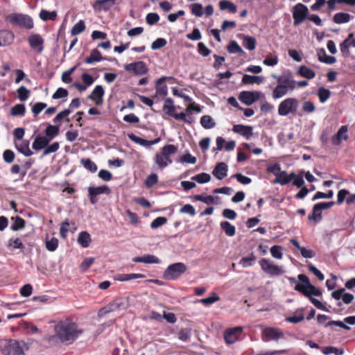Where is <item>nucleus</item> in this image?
Listing matches in <instances>:
<instances>
[{"instance_id":"1","label":"nucleus","mask_w":355,"mask_h":355,"mask_svg":"<svg viewBox=\"0 0 355 355\" xmlns=\"http://www.w3.org/2000/svg\"><path fill=\"white\" fill-rule=\"evenodd\" d=\"M56 338L63 344L70 345L83 334V329L70 318L58 321L54 327Z\"/></svg>"},{"instance_id":"2","label":"nucleus","mask_w":355,"mask_h":355,"mask_svg":"<svg viewBox=\"0 0 355 355\" xmlns=\"http://www.w3.org/2000/svg\"><path fill=\"white\" fill-rule=\"evenodd\" d=\"M298 279L301 283H297L295 285V290L307 297L311 303L318 309L325 310V306L323 304L318 300L312 297V295L320 296L322 291L311 284L306 275L300 274L298 275Z\"/></svg>"},{"instance_id":"3","label":"nucleus","mask_w":355,"mask_h":355,"mask_svg":"<svg viewBox=\"0 0 355 355\" xmlns=\"http://www.w3.org/2000/svg\"><path fill=\"white\" fill-rule=\"evenodd\" d=\"M178 150L177 146L166 144L162 148L161 153H157L155 157V162L161 169L166 168L172 163L170 156L175 154Z\"/></svg>"},{"instance_id":"4","label":"nucleus","mask_w":355,"mask_h":355,"mask_svg":"<svg viewBox=\"0 0 355 355\" xmlns=\"http://www.w3.org/2000/svg\"><path fill=\"white\" fill-rule=\"evenodd\" d=\"M6 21L11 24L17 26L20 28L26 29H31L33 28V21L31 17L27 15L12 13L5 17Z\"/></svg>"},{"instance_id":"5","label":"nucleus","mask_w":355,"mask_h":355,"mask_svg":"<svg viewBox=\"0 0 355 355\" xmlns=\"http://www.w3.org/2000/svg\"><path fill=\"white\" fill-rule=\"evenodd\" d=\"M299 101L294 97L283 100L278 105V114L285 116L288 114H295L299 107Z\"/></svg>"},{"instance_id":"6","label":"nucleus","mask_w":355,"mask_h":355,"mask_svg":"<svg viewBox=\"0 0 355 355\" xmlns=\"http://www.w3.org/2000/svg\"><path fill=\"white\" fill-rule=\"evenodd\" d=\"M187 270V266L182 262L169 265L164 272L163 277L166 280H175L183 275Z\"/></svg>"},{"instance_id":"7","label":"nucleus","mask_w":355,"mask_h":355,"mask_svg":"<svg viewBox=\"0 0 355 355\" xmlns=\"http://www.w3.org/2000/svg\"><path fill=\"white\" fill-rule=\"evenodd\" d=\"M259 263L261 270L269 275L278 276L284 272L282 267L274 264L269 259L263 258L259 261Z\"/></svg>"},{"instance_id":"8","label":"nucleus","mask_w":355,"mask_h":355,"mask_svg":"<svg viewBox=\"0 0 355 355\" xmlns=\"http://www.w3.org/2000/svg\"><path fill=\"white\" fill-rule=\"evenodd\" d=\"M292 12L293 25L296 26L302 24L306 19L309 14V10L305 5L298 3L293 6Z\"/></svg>"},{"instance_id":"9","label":"nucleus","mask_w":355,"mask_h":355,"mask_svg":"<svg viewBox=\"0 0 355 355\" xmlns=\"http://www.w3.org/2000/svg\"><path fill=\"white\" fill-rule=\"evenodd\" d=\"M111 192V189L107 185H102L96 187H89L88 188V196L89 198L90 202L92 205H94L98 202L97 196L100 194L110 195Z\"/></svg>"},{"instance_id":"10","label":"nucleus","mask_w":355,"mask_h":355,"mask_svg":"<svg viewBox=\"0 0 355 355\" xmlns=\"http://www.w3.org/2000/svg\"><path fill=\"white\" fill-rule=\"evenodd\" d=\"M261 97V93L258 91H243L240 92L239 99L246 105H251L257 101Z\"/></svg>"},{"instance_id":"11","label":"nucleus","mask_w":355,"mask_h":355,"mask_svg":"<svg viewBox=\"0 0 355 355\" xmlns=\"http://www.w3.org/2000/svg\"><path fill=\"white\" fill-rule=\"evenodd\" d=\"M284 337V333L278 328L267 327L264 329L262 332V339L266 342L277 340L280 338H283Z\"/></svg>"},{"instance_id":"12","label":"nucleus","mask_w":355,"mask_h":355,"mask_svg":"<svg viewBox=\"0 0 355 355\" xmlns=\"http://www.w3.org/2000/svg\"><path fill=\"white\" fill-rule=\"evenodd\" d=\"M127 308L125 300L122 297L114 299L110 302L106 306L103 307L101 311L104 313L114 312L116 311L123 310Z\"/></svg>"},{"instance_id":"13","label":"nucleus","mask_w":355,"mask_h":355,"mask_svg":"<svg viewBox=\"0 0 355 355\" xmlns=\"http://www.w3.org/2000/svg\"><path fill=\"white\" fill-rule=\"evenodd\" d=\"M127 71L131 72L137 76H141L148 72V67L143 61H138L128 64L125 66Z\"/></svg>"},{"instance_id":"14","label":"nucleus","mask_w":355,"mask_h":355,"mask_svg":"<svg viewBox=\"0 0 355 355\" xmlns=\"http://www.w3.org/2000/svg\"><path fill=\"white\" fill-rule=\"evenodd\" d=\"M243 331L241 327H236L227 329L224 333V339L227 344H233L239 338Z\"/></svg>"},{"instance_id":"15","label":"nucleus","mask_w":355,"mask_h":355,"mask_svg":"<svg viewBox=\"0 0 355 355\" xmlns=\"http://www.w3.org/2000/svg\"><path fill=\"white\" fill-rule=\"evenodd\" d=\"M28 42L30 46L39 53H42L44 49V40L39 34H33L28 37Z\"/></svg>"},{"instance_id":"16","label":"nucleus","mask_w":355,"mask_h":355,"mask_svg":"<svg viewBox=\"0 0 355 355\" xmlns=\"http://www.w3.org/2000/svg\"><path fill=\"white\" fill-rule=\"evenodd\" d=\"M166 80H175V78L171 76H163V77H161L160 78H159L158 80H157L156 85H155L157 95L160 96L162 97H164L167 95L168 87L164 84V82Z\"/></svg>"},{"instance_id":"17","label":"nucleus","mask_w":355,"mask_h":355,"mask_svg":"<svg viewBox=\"0 0 355 355\" xmlns=\"http://www.w3.org/2000/svg\"><path fill=\"white\" fill-rule=\"evenodd\" d=\"M232 131L237 133L246 139H249L253 135V128L250 125H245L243 124L234 125L232 127Z\"/></svg>"},{"instance_id":"18","label":"nucleus","mask_w":355,"mask_h":355,"mask_svg":"<svg viewBox=\"0 0 355 355\" xmlns=\"http://www.w3.org/2000/svg\"><path fill=\"white\" fill-rule=\"evenodd\" d=\"M25 345L24 343H21L18 340L10 339L8 342V351L9 354L13 355H22L24 354L23 346Z\"/></svg>"},{"instance_id":"19","label":"nucleus","mask_w":355,"mask_h":355,"mask_svg":"<svg viewBox=\"0 0 355 355\" xmlns=\"http://www.w3.org/2000/svg\"><path fill=\"white\" fill-rule=\"evenodd\" d=\"M104 93L105 92L103 86L96 85L88 98L94 101L96 105H99L103 103Z\"/></svg>"},{"instance_id":"20","label":"nucleus","mask_w":355,"mask_h":355,"mask_svg":"<svg viewBox=\"0 0 355 355\" xmlns=\"http://www.w3.org/2000/svg\"><path fill=\"white\" fill-rule=\"evenodd\" d=\"M115 4V0H96L92 7L95 11H107Z\"/></svg>"},{"instance_id":"21","label":"nucleus","mask_w":355,"mask_h":355,"mask_svg":"<svg viewBox=\"0 0 355 355\" xmlns=\"http://www.w3.org/2000/svg\"><path fill=\"white\" fill-rule=\"evenodd\" d=\"M273 77L277 78V83L282 84V85H286V87L290 89L294 90L296 88V81L291 74L278 77L273 76Z\"/></svg>"},{"instance_id":"22","label":"nucleus","mask_w":355,"mask_h":355,"mask_svg":"<svg viewBox=\"0 0 355 355\" xmlns=\"http://www.w3.org/2000/svg\"><path fill=\"white\" fill-rule=\"evenodd\" d=\"M128 138L135 144H139L142 146L148 147L152 145L156 144L159 143L161 140L160 137H157L154 140L148 141L142 138H140L135 135L131 133L128 135Z\"/></svg>"},{"instance_id":"23","label":"nucleus","mask_w":355,"mask_h":355,"mask_svg":"<svg viewBox=\"0 0 355 355\" xmlns=\"http://www.w3.org/2000/svg\"><path fill=\"white\" fill-rule=\"evenodd\" d=\"M15 38L12 31L3 30L0 31V46H5L12 43Z\"/></svg>"},{"instance_id":"24","label":"nucleus","mask_w":355,"mask_h":355,"mask_svg":"<svg viewBox=\"0 0 355 355\" xmlns=\"http://www.w3.org/2000/svg\"><path fill=\"white\" fill-rule=\"evenodd\" d=\"M227 165L224 162H220L215 166L212 173L218 180H223L227 176Z\"/></svg>"},{"instance_id":"25","label":"nucleus","mask_w":355,"mask_h":355,"mask_svg":"<svg viewBox=\"0 0 355 355\" xmlns=\"http://www.w3.org/2000/svg\"><path fill=\"white\" fill-rule=\"evenodd\" d=\"M293 91V90L286 87V85L284 86L282 85V84L277 83V86L272 90V96L274 99H278Z\"/></svg>"},{"instance_id":"26","label":"nucleus","mask_w":355,"mask_h":355,"mask_svg":"<svg viewBox=\"0 0 355 355\" xmlns=\"http://www.w3.org/2000/svg\"><path fill=\"white\" fill-rule=\"evenodd\" d=\"M264 78L263 76L244 74L242 77L241 83L243 85H260L262 84Z\"/></svg>"},{"instance_id":"27","label":"nucleus","mask_w":355,"mask_h":355,"mask_svg":"<svg viewBox=\"0 0 355 355\" xmlns=\"http://www.w3.org/2000/svg\"><path fill=\"white\" fill-rule=\"evenodd\" d=\"M348 139V126L342 125L337 133L334 135V144L338 145L342 141Z\"/></svg>"},{"instance_id":"28","label":"nucleus","mask_w":355,"mask_h":355,"mask_svg":"<svg viewBox=\"0 0 355 355\" xmlns=\"http://www.w3.org/2000/svg\"><path fill=\"white\" fill-rule=\"evenodd\" d=\"M50 141L45 136H37L33 143L32 147L35 150H40L46 148Z\"/></svg>"},{"instance_id":"29","label":"nucleus","mask_w":355,"mask_h":355,"mask_svg":"<svg viewBox=\"0 0 355 355\" xmlns=\"http://www.w3.org/2000/svg\"><path fill=\"white\" fill-rule=\"evenodd\" d=\"M216 149L217 150H222L224 147V144H225V149L227 150V151H232L235 148V146H236V143L234 141H230L228 142H225V140L221 137H218L216 138Z\"/></svg>"},{"instance_id":"30","label":"nucleus","mask_w":355,"mask_h":355,"mask_svg":"<svg viewBox=\"0 0 355 355\" xmlns=\"http://www.w3.org/2000/svg\"><path fill=\"white\" fill-rule=\"evenodd\" d=\"M132 261L136 263H159V259L155 255L145 254L141 257H134Z\"/></svg>"},{"instance_id":"31","label":"nucleus","mask_w":355,"mask_h":355,"mask_svg":"<svg viewBox=\"0 0 355 355\" xmlns=\"http://www.w3.org/2000/svg\"><path fill=\"white\" fill-rule=\"evenodd\" d=\"M105 60L107 59L102 56L101 53L97 49H94L92 50L89 56L85 59V62L87 64H92L95 62H100Z\"/></svg>"},{"instance_id":"32","label":"nucleus","mask_w":355,"mask_h":355,"mask_svg":"<svg viewBox=\"0 0 355 355\" xmlns=\"http://www.w3.org/2000/svg\"><path fill=\"white\" fill-rule=\"evenodd\" d=\"M291 243L300 251L301 254L304 258H312L315 256V252L311 250H307L304 247H302L299 242L295 239H291Z\"/></svg>"},{"instance_id":"33","label":"nucleus","mask_w":355,"mask_h":355,"mask_svg":"<svg viewBox=\"0 0 355 355\" xmlns=\"http://www.w3.org/2000/svg\"><path fill=\"white\" fill-rule=\"evenodd\" d=\"M15 145L17 150L26 157H29L33 155V152L30 150L29 148L28 141H23L20 144H17L15 142Z\"/></svg>"},{"instance_id":"34","label":"nucleus","mask_w":355,"mask_h":355,"mask_svg":"<svg viewBox=\"0 0 355 355\" xmlns=\"http://www.w3.org/2000/svg\"><path fill=\"white\" fill-rule=\"evenodd\" d=\"M243 46L249 51H253L256 48L257 40L254 37L248 35H242Z\"/></svg>"},{"instance_id":"35","label":"nucleus","mask_w":355,"mask_h":355,"mask_svg":"<svg viewBox=\"0 0 355 355\" xmlns=\"http://www.w3.org/2000/svg\"><path fill=\"white\" fill-rule=\"evenodd\" d=\"M11 220L13 221L10 226V229L12 231H18L22 230L26 226V221L21 217L17 216L15 217H12Z\"/></svg>"},{"instance_id":"36","label":"nucleus","mask_w":355,"mask_h":355,"mask_svg":"<svg viewBox=\"0 0 355 355\" xmlns=\"http://www.w3.org/2000/svg\"><path fill=\"white\" fill-rule=\"evenodd\" d=\"M220 228L228 236H234L236 234V227L228 221H222Z\"/></svg>"},{"instance_id":"37","label":"nucleus","mask_w":355,"mask_h":355,"mask_svg":"<svg viewBox=\"0 0 355 355\" xmlns=\"http://www.w3.org/2000/svg\"><path fill=\"white\" fill-rule=\"evenodd\" d=\"M59 125H49L44 132L46 135L45 137L51 141L59 134Z\"/></svg>"},{"instance_id":"38","label":"nucleus","mask_w":355,"mask_h":355,"mask_svg":"<svg viewBox=\"0 0 355 355\" xmlns=\"http://www.w3.org/2000/svg\"><path fill=\"white\" fill-rule=\"evenodd\" d=\"M297 73L300 76L308 79H312L315 76L314 71L304 65L299 68Z\"/></svg>"},{"instance_id":"39","label":"nucleus","mask_w":355,"mask_h":355,"mask_svg":"<svg viewBox=\"0 0 355 355\" xmlns=\"http://www.w3.org/2000/svg\"><path fill=\"white\" fill-rule=\"evenodd\" d=\"M219 7L220 10H228L231 13H236L237 12L236 6L234 3L227 0L220 1L219 2Z\"/></svg>"},{"instance_id":"40","label":"nucleus","mask_w":355,"mask_h":355,"mask_svg":"<svg viewBox=\"0 0 355 355\" xmlns=\"http://www.w3.org/2000/svg\"><path fill=\"white\" fill-rule=\"evenodd\" d=\"M57 12L55 10L49 12L46 10L42 9L40 12V17L43 21H55L57 18Z\"/></svg>"},{"instance_id":"41","label":"nucleus","mask_w":355,"mask_h":355,"mask_svg":"<svg viewBox=\"0 0 355 355\" xmlns=\"http://www.w3.org/2000/svg\"><path fill=\"white\" fill-rule=\"evenodd\" d=\"M71 113V110L70 108L64 109V110L60 112L53 119V122L60 123L62 120L64 119L66 122H69L71 120L68 117V116Z\"/></svg>"},{"instance_id":"42","label":"nucleus","mask_w":355,"mask_h":355,"mask_svg":"<svg viewBox=\"0 0 355 355\" xmlns=\"http://www.w3.org/2000/svg\"><path fill=\"white\" fill-rule=\"evenodd\" d=\"M78 243L83 248H87L91 242L90 235L87 232H81L78 237Z\"/></svg>"},{"instance_id":"43","label":"nucleus","mask_w":355,"mask_h":355,"mask_svg":"<svg viewBox=\"0 0 355 355\" xmlns=\"http://www.w3.org/2000/svg\"><path fill=\"white\" fill-rule=\"evenodd\" d=\"M218 197H214L212 196H204V195H195L193 197L195 201H201L207 205H212L215 203V200Z\"/></svg>"},{"instance_id":"44","label":"nucleus","mask_w":355,"mask_h":355,"mask_svg":"<svg viewBox=\"0 0 355 355\" xmlns=\"http://www.w3.org/2000/svg\"><path fill=\"white\" fill-rule=\"evenodd\" d=\"M200 124L205 129H211L216 125V123L209 115L202 116L200 119Z\"/></svg>"},{"instance_id":"45","label":"nucleus","mask_w":355,"mask_h":355,"mask_svg":"<svg viewBox=\"0 0 355 355\" xmlns=\"http://www.w3.org/2000/svg\"><path fill=\"white\" fill-rule=\"evenodd\" d=\"M351 15L346 12H338L334 15V23L344 24L349 21Z\"/></svg>"},{"instance_id":"46","label":"nucleus","mask_w":355,"mask_h":355,"mask_svg":"<svg viewBox=\"0 0 355 355\" xmlns=\"http://www.w3.org/2000/svg\"><path fill=\"white\" fill-rule=\"evenodd\" d=\"M80 163L87 170L92 173L96 172L98 169L96 164L89 158H83L80 160Z\"/></svg>"},{"instance_id":"47","label":"nucleus","mask_w":355,"mask_h":355,"mask_svg":"<svg viewBox=\"0 0 355 355\" xmlns=\"http://www.w3.org/2000/svg\"><path fill=\"white\" fill-rule=\"evenodd\" d=\"M26 112V107L24 104H17L14 105L10 110V114L12 116H24Z\"/></svg>"},{"instance_id":"48","label":"nucleus","mask_w":355,"mask_h":355,"mask_svg":"<svg viewBox=\"0 0 355 355\" xmlns=\"http://www.w3.org/2000/svg\"><path fill=\"white\" fill-rule=\"evenodd\" d=\"M256 260V256L253 252H251L248 257H244L239 261V264L243 268H248L252 266L253 262Z\"/></svg>"},{"instance_id":"49","label":"nucleus","mask_w":355,"mask_h":355,"mask_svg":"<svg viewBox=\"0 0 355 355\" xmlns=\"http://www.w3.org/2000/svg\"><path fill=\"white\" fill-rule=\"evenodd\" d=\"M227 51L230 53H241L245 54V52L239 44L234 41H231L227 46Z\"/></svg>"},{"instance_id":"50","label":"nucleus","mask_w":355,"mask_h":355,"mask_svg":"<svg viewBox=\"0 0 355 355\" xmlns=\"http://www.w3.org/2000/svg\"><path fill=\"white\" fill-rule=\"evenodd\" d=\"M318 59L320 62H324L326 64H332L333 63V57L328 56L326 54L324 49H320L318 50Z\"/></svg>"},{"instance_id":"51","label":"nucleus","mask_w":355,"mask_h":355,"mask_svg":"<svg viewBox=\"0 0 355 355\" xmlns=\"http://www.w3.org/2000/svg\"><path fill=\"white\" fill-rule=\"evenodd\" d=\"M18 98L21 101H26L30 95V90H28L26 87L21 86L18 88L17 90Z\"/></svg>"},{"instance_id":"52","label":"nucleus","mask_w":355,"mask_h":355,"mask_svg":"<svg viewBox=\"0 0 355 355\" xmlns=\"http://www.w3.org/2000/svg\"><path fill=\"white\" fill-rule=\"evenodd\" d=\"M85 24L84 21L80 20L71 28V33L72 35H76L83 33L85 30Z\"/></svg>"},{"instance_id":"53","label":"nucleus","mask_w":355,"mask_h":355,"mask_svg":"<svg viewBox=\"0 0 355 355\" xmlns=\"http://www.w3.org/2000/svg\"><path fill=\"white\" fill-rule=\"evenodd\" d=\"M191 179L199 184H204L210 181L211 176L207 173H201L192 177Z\"/></svg>"},{"instance_id":"54","label":"nucleus","mask_w":355,"mask_h":355,"mask_svg":"<svg viewBox=\"0 0 355 355\" xmlns=\"http://www.w3.org/2000/svg\"><path fill=\"white\" fill-rule=\"evenodd\" d=\"M354 36L353 33H350L348 36V37L343 41V43L340 44V51L342 53L347 56L349 55V47L350 46V44H349V41L351 40V38Z\"/></svg>"},{"instance_id":"55","label":"nucleus","mask_w":355,"mask_h":355,"mask_svg":"<svg viewBox=\"0 0 355 355\" xmlns=\"http://www.w3.org/2000/svg\"><path fill=\"white\" fill-rule=\"evenodd\" d=\"M191 13L196 17H200L203 15L202 5L198 3H193L190 6Z\"/></svg>"},{"instance_id":"56","label":"nucleus","mask_w":355,"mask_h":355,"mask_svg":"<svg viewBox=\"0 0 355 355\" xmlns=\"http://www.w3.org/2000/svg\"><path fill=\"white\" fill-rule=\"evenodd\" d=\"M158 182V176L156 173L150 174L145 180V186L147 189L152 188Z\"/></svg>"},{"instance_id":"57","label":"nucleus","mask_w":355,"mask_h":355,"mask_svg":"<svg viewBox=\"0 0 355 355\" xmlns=\"http://www.w3.org/2000/svg\"><path fill=\"white\" fill-rule=\"evenodd\" d=\"M220 300V297L216 293H214L211 296L203 298L199 300V302L203 304L205 306H209L213 303L218 302Z\"/></svg>"},{"instance_id":"58","label":"nucleus","mask_w":355,"mask_h":355,"mask_svg":"<svg viewBox=\"0 0 355 355\" xmlns=\"http://www.w3.org/2000/svg\"><path fill=\"white\" fill-rule=\"evenodd\" d=\"M331 95V92L329 89L324 87H320L318 91V96L321 103H324Z\"/></svg>"},{"instance_id":"59","label":"nucleus","mask_w":355,"mask_h":355,"mask_svg":"<svg viewBox=\"0 0 355 355\" xmlns=\"http://www.w3.org/2000/svg\"><path fill=\"white\" fill-rule=\"evenodd\" d=\"M58 239L55 237L46 240L45 242L46 248L50 252H54L58 247Z\"/></svg>"},{"instance_id":"60","label":"nucleus","mask_w":355,"mask_h":355,"mask_svg":"<svg viewBox=\"0 0 355 355\" xmlns=\"http://www.w3.org/2000/svg\"><path fill=\"white\" fill-rule=\"evenodd\" d=\"M8 245L15 249L24 250L25 248V245L19 238L9 239Z\"/></svg>"},{"instance_id":"61","label":"nucleus","mask_w":355,"mask_h":355,"mask_svg":"<svg viewBox=\"0 0 355 355\" xmlns=\"http://www.w3.org/2000/svg\"><path fill=\"white\" fill-rule=\"evenodd\" d=\"M167 223V218L164 216H159L154 219L150 223L152 229H157Z\"/></svg>"},{"instance_id":"62","label":"nucleus","mask_w":355,"mask_h":355,"mask_svg":"<svg viewBox=\"0 0 355 355\" xmlns=\"http://www.w3.org/2000/svg\"><path fill=\"white\" fill-rule=\"evenodd\" d=\"M69 219H65L60 225V234L62 239H65L67 236V233L69 231Z\"/></svg>"},{"instance_id":"63","label":"nucleus","mask_w":355,"mask_h":355,"mask_svg":"<svg viewBox=\"0 0 355 355\" xmlns=\"http://www.w3.org/2000/svg\"><path fill=\"white\" fill-rule=\"evenodd\" d=\"M275 182L279 183L282 185L287 184L290 182L288 178V174L286 171H282L279 175H277Z\"/></svg>"},{"instance_id":"64","label":"nucleus","mask_w":355,"mask_h":355,"mask_svg":"<svg viewBox=\"0 0 355 355\" xmlns=\"http://www.w3.org/2000/svg\"><path fill=\"white\" fill-rule=\"evenodd\" d=\"M68 95H69V92L67 91V89L62 88V87H59L55 92V93L53 94L52 98L53 99H60L62 98H66L68 96Z\"/></svg>"}]
</instances>
